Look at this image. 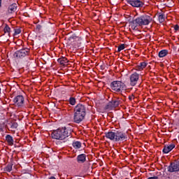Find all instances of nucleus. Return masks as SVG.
Here are the masks:
<instances>
[{"mask_svg":"<svg viewBox=\"0 0 179 179\" xmlns=\"http://www.w3.org/2000/svg\"><path fill=\"white\" fill-rule=\"evenodd\" d=\"M153 22V18L150 17V15H148L146 14H143L137 17L135 20H133L129 22V24L132 30H137L138 26H149L150 23Z\"/></svg>","mask_w":179,"mask_h":179,"instance_id":"nucleus-1","label":"nucleus"},{"mask_svg":"<svg viewBox=\"0 0 179 179\" xmlns=\"http://www.w3.org/2000/svg\"><path fill=\"white\" fill-rule=\"evenodd\" d=\"M105 138L112 141V142H125L128 139L127 134L121 130L115 131H108L105 133Z\"/></svg>","mask_w":179,"mask_h":179,"instance_id":"nucleus-2","label":"nucleus"},{"mask_svg":"<svg viewBox=\"0 0 179 179\" xmlns=\"http://www.w3.org/2000/svg\"><path fill=\"white\" fill-rule=\"evenodd\" d=\"M73 122L80 124L86 117V106L82 103H78L73 110Z\"/></svg>","mask_w":179,"mask_h":179,"instance_id":"nucleus-3","label":"nucleus"},{"mask_svg":"<svg viewBox=\"0 0 179 179\" xmlns=\"http://www.w3.org/2000/svg\"><path fill=\"white\" fill-rule=\"evenodd\" d=\"M69 136H71V130L66 129V127L59 128L52 132V139L65 141Z\"/></svg>","mask_w":179,"mask_h":179,"instance_id":"nucleus-4","label":"nucleus"},{"mask_svg":"<svg viewBox=\"0 0 179 179\" xmlns=\"http://www.w3.org/2000/svg\"><path fill=\"white\" fill-rule=\"evenodd\" d=\"M110 89L113 90V92H117V93H120V92L127 90V85L122 81L115 80L110 83Z\"/></svg>","mask_w":179,"mask_h":179,"instance_id":"nucleus-5","label":"nucleus"},{"mask_svg":"<svg viewBox=\"0 0 179 179\" xmlns=\"http://www.w3.org/2000/svg\"><path fill=\"white\" fill-rule=\"evenodd\" d=\"M29 54H30V49L25 48L15 52V53L13 54V57L14 58H18L20 59H22V58H24V57H27Z\"/></svg>","mask_w":179,"mask_h":179,"instance_id":"nucleus-6","label":"nucleus"},{"mask_svg":"<svg viewBox=\"0 0 179 179\" xmlns=\"http://www.w3.org/2000/svg\"><path fill=\"white\" fill-rule=\"evenodd\" d=\"M121 104V100L120 98H117L116 99H113L109 101L105 106L106 110H111L112 108H117L118 106Z\"/></svg>","mask_w":179,"mask_h":179,"instance_id":"nucleus-7","label":"nucleus"},{"mask_svg":"<svg viewBox=\"0 0 179 179\" xmlns=\"http://www.w3.org/2000/svg\"><path fill=\"white\" fill-rule=\"evenodd\" d=\"M129 5L133 8H143L145 2L141 0H126Z\"/></svg>","mask_w":179,"mask_h":179,"instance_id":"nucleus-8","label":"nucleus"},{"mask_svg":"<svg viewBox=\"0 0 179 179\" xmlns=\"http://www.w3.org/2000/svg\"><path fill=\"white\" fill-rule=\"evenodd\" d=\"M13 103L15 107H23L24 106V97L22 95H18L13 99Z\"/></svg>","mask_w":179,"mask_h":179,"instance_id":"nucleus-9","label":"nucleus"},{"mask_svg":"<svg viewBox=\"0 0 179 179\" xmlns=\"http://www.w3.org/2000/svg\"><path fill=\"white\" fill-rule=\"evenodd\" d=\"M168 171L169 173H174L176 171H179V161H176L175 162H171L168 167Z\"/></svg>","mask_w":179,"mask_h":179,"instance_id":"nucleus-10","label":"nucleus"},{"mask_svg":"<svg viewBox=\"0 0 179 179\" xmlns=\"http://www.w3.org/2000/svg\"><path fill=\"white\" fill-rule=\"evenodd\" d=\"M131 86H136L139 80V75L137 73L131 74L129 77Z\"/></svg>","mask_w":179,"mask_h":179,"instance_id":"nucleus-11","label":"nucleus"},{"mask_svg":"<svg viewBox=\"0 0 179 179\" xmlns=\"http://www.w3.org/2000/svg\"><path fill=\"white\" fill-rule=\"evenodd\" d=\"M174 148H176V144L174 143L165 145L162 150V152L164 154L170 153V152H171V150H173Z\"/></svg>","mask_w":179,"mask_h":179,"instance_id":"nucleus-12","label":"nucleus"},{"mask_svg":"<svg viewBox=\"0 0 179 179\" xmlns=\"http://www.w3.org/2000/svg\"><path fill=\"white\" fill-rule=\"evenodd\" d=\"M44 28H45V23H44L43 21L39 24H36V30L38 33H41V31Z\"/></svg>","mask_w":179,"mask_h":179,"instance_id":"nucleus-13","label":"nucleus"},{"mask_svg":"<svg viewBox=\"0 0 179 179\" xmlns=\"http://www.w3.org/2000/svg\"><path fill=\"white\" fill-rule=\"evenodd\" d=\"M17 9V5L16 3H13L10 6H8V13H14L16 12Z\"/></svg>","mask_w":179,"mask_h":179,"instance_id":"nucleus-14","label":"nucleus"},{"mask_svg":"<svg viewBox=\"0 0 179 179\" xmlns=\"http://www.w3.org/2000/svg\"><path fill=\"white\" fill-rule=\"evenodd\" d=\"M77 162L78 163H85L86 162V155L81 154L77 156Z\"/></svg>","mask_w":179,"mask_h":179,"instance_id":"nucleus-15","label":"nucleus"},{"mask_svg":"<svg viewBox=\"0 0 179 179\" xmlns=\"http://www.w3.org/2000/svg\"><path fill=\"white\" fill-rule=\"evenodd\" d=\"M6 141L10 146H13L14 140H13V137H12V136H10V134H7L6 136Z\"/></svg>","mask_w":179,"mask_h":179,"instance_id":"nucleus-16","label":"nucleus"},{"mask_svg":"<svg viewBox=\"0 0 179 179\" xmlns=\"http://www.w3.org/2000/svg\"><path fill=\"white\" fill-rule=\"evenodd\" d=\"M57 62H59V64L60 65H65V64H68V62H69V61L68 60V59L66 57H62L57 59Z\"/></svg>","mask_w":179,"mask_h":179,"instance_id":"nucleus-17","label":"nucleus"},{"mask_svg":"<svg viewBox=\"0 0 179 179\" xmlns=\"http://www.w3.org/2000/svg\"><path fill=\"white\" fill-rule=\"evenodd\" d=\"M168 55H169V50H162L159 52L158 57L159 58H164V57H166Z\"/></svg>","mask_w":179,"mask_h":179,"instance_id":"nucleus-18","label":"nucleus"},{"mask_svg":"<svg viewBox=\"0 0 179 179\" xmlns=\"http://www.w3.org/2000/svg\"><path fill=\"white\" fill-rule=\"evenodd\" d=\"M145 66H148V63L143 62H141L137 66V71H143V69H145Z\"/></svg>","mask_w":179,"mask_h":179,"instance_id":"nucleus-19","label":"nucleus"},{"mask_svg":"<svg viewBox=\"0 0 179 179\" xmlns=\"http://www.w3.org/2000/svg\"><path fill=\"white\" fill-rule=\"evenodd\" d=\"M73 147L74 149H80V148H82V143L80 141L73 142Z\"/></svg>","mask_w":179,"mask_h":179,"instance_id":"nucleus-20","label":"nucleus"},{"mask_svg":"<svg viewBox=\"0 0 179 179\" xmlns=\"http://www.w3.org/2000/svg\"><path fill=\"white\" fill-rule=\"evenodd\" d=\"M13 164H8L4 169V171H8V173H10L11 170H12V167H13Z\"/></svg>","mask_w":179,"mask_h":179,"instance_id":"nucleus-21","label":"nucleus"},{"mask_svg":"<svg viewBox=\"0 0 179 179\" xmlns=\"http://www.w3.org/2000/svg\"><path fill=\"white\" fill-rule=\"evenodd\" d=\"M10 30H11V29H10V27H9V25H8L7 24H5V27L3 29L4 33H6V34L8 33V36H9V34H10Z\"/></svg>","mask_w":179,"mask_h":179,"instance_id":"nucleus-22","label":"nucleus"},{"mask_svg":"<svg viewBox=\"0 0 179 179\" xmlns=\"http://www.w3.org/2000/svg\"><path fill=\"white\" fill-rule=\"evenodd\" d=\"M69 104H71V106H75V104H76V99H75V97H70L69 99Z\"/></svg>","mask_w":179,"mask_h":179,"instance_id":"nucleus-23","label":"nucleus"},{"mask_svg":"<svg viewBox=\"0 0 179 179\" xmlns=\"http://www.w3.org/2000/svg\"><path fill=\"white\" fill-rule=\"evenodd\" d=\"M158 20L159 23H163V22H164V14H160L158 16Z\"/></svg>","mask_w":179,"mask_h":179,"instance_id":"nucleus-24","label":"nucleus"},{"mask_svg":"<svg viewBox=\"0 0 179 179\" xmlns=\"http://www.w3.org/2000/svg\"><path fill=\"white\" fill-rule=\"evenodd\" d=\"M122 50H125V45L124 44H121L120 45L118 46L117 48V52H121Z\"/></svg>","mask_w":179,"mask_h":179,"instance_id":"nucleus-25","label":"nucleus"},{"mask_svg":"<svg viewBox=\"0 0 179 179\" xmlns=\"http://www.w3.org/2000/svg\"><path fill=\"white\" fill-rule=\"evenodd\" d=\"M17 127H19V124H17V122H11L10 124V128L12 129H16V128H17Z\"/></svg>","mask_w":179,"mask_h":179,"instance_id":"nucleus-26","label":"nucleus"},{"mask_svg":"<svg viewBox=\"0 0 179 179\" xmlns=\"http://www.w3.org/2000/svg\"><path fill=\"white\" fill-rule=\"evenodd\" d=\"M20 33H22V29H20V28L14 29V36H17V34H20Z\"/></svg>","mask_w":179,"mask_h":179,"instance_id":"nucleus-27","label":"nucleus"},{"mask_svg":"<svg viewBox=\"0 0 179 179\" xmlns=\"http://www.w3.org/2000/svg\"><path fill=\"white\" fill-rule=\"evenodd\" d=\"M76 38H78V36L74 34L69 38V41H72V40H76Z\"/></svg>","mask_w":179,"mask_h":179,"instance_id":"nucleus-28","label":"nucleus"},{"mask_svg":"<svg viewBox=\"0 0 179 179\" xmlns=\"http://www.w3.org/2000/svg\"><path fill=\"white\" fill-rule=\"evenodd\" d=\"M134 99H135V96H134V94L129 96V100H130V101H132Z\"/></svg>","mask_w":179,"mask_h":179,"instance_id":"nucleus-29","label":"nucleus"},{"mask_svg":"<svg viewBox=\"0 0 179 179\" xmlns=\"http://www.w3.org/2000/svg\"><path fill=\"white\" fill-rule=\"evenodd\" d=\"M178 29H179L178 24H176L174 26V30H176V31H178Z\"/></svg>","mask_w":179,"mask_h":179,"instance_id":"nucleus-30","label":"nucleus"},{"mask_svg":"<svg viewBox=\"0 0 179 179\" xmlns=\"http://www.w3.org/2000/svg\"><path fill=\"white\" fill-rule=\"evenodd\" d=\"M148 179H159V177H157V176H152V177H149Z\"/></svg>","mask_w":179,"mask_h":179,"instance_id":"nucleus-31","label":"nucleus"},{"mask_svg":"<svg viewBox=\"0 0 179 179\" xmlns=\"http://www.w3.org/2000/svg\"><path fill=\"white\" fill-rule=\"evenodd\" d=\"M0 131H1L2 132H3V126L0 125Z\"/></svg>","mask_w":179,"mask_h":179,"instance_id":"nucleus-32","label":"nucleus"},{"mask_svg":"<svg viewBox=\"0 0 179 179\" xmlns=\"http://www.w3.org/2000/svg\"><path fill=\"white\" fill-rule=\"evenodd\" d=\"M2 6V0H0V8Z\"/></svg>","mask_w":179,"mask_h":179,"instance_id":"nucleus-33","label":"nucleus"},{"mask_svg":"<svg viewBox=\"0 0 179 179\" xmlns=\"http://www.w3.org/2000/svg\"><path fill=\"white\" fill-rule=\"evenodd\" d=\"M19 146H17V145H15V148H18Z\"/></svg>","mask_w":179,"mask_h":179,"instance_id":"nucleus-34","label":"nucleus"},{"mask_svg":"<svg viewBox=\"0 0 179 179\" xmlns=\"http://www.w3.org/2000/svg\"><path fill=\"white\" fill-rule=\"evenodd\" d=\"M0 94H1V88H0Z\"/></svg>","mask_w":179,"mask_h":179,"instance_id":"nucleus-35","label":"nucleus"}]
</instances>
